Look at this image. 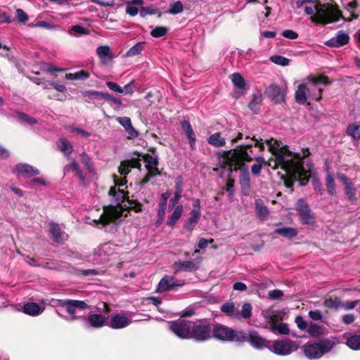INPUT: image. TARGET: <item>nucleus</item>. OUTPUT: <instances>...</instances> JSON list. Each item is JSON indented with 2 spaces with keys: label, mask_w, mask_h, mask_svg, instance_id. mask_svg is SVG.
Segmentation results:
<instances>
[{
  "label": "nucleus",
  "mask_w": 360,
  "mask_h": 360,
  "mask_svg": "<svg viewBox=\"0 0 360 360\" xmlns=\"http://www.w3.org/2000/svg\"><path fill=\"white\" fill-rule=\"evenodd\" d=\"M266 143L274 156L268 161L269 167L274 169L280 167L292 181L308 180L309 175L303 167V159L310 154L308 148L302 150V153H293L287 146L280 148L278 141L274 139H266Z\"/></svg>",
  "instance_id": "nucleus-1"
},
{
  "label": "nucleus",
  "mask_w": 360,
  "mask_h": 360,
  "mask_svg": "<svg viewBox=\"0 0 360 360\" xmlns=\"http://www.w3.org/2000/svg\"><path fill=\"white\" fill-rule=\"evenodd\" d=\"M246 140L250 141L237 146L234 149H230L224 151L219 158V162L222 167L226 168L230 172L236 171L244 165V162H251L257 160V158H263L260 155L265 146L266 140L263 141L262 139H257L255 136L250 137L245 136Z\"/></svg>",
  "instance_id": "nucleus-2"
},
{
  "label": "nucleus",
  "mask_w": 360,
  "mask_h": 360,
  "mask_svg": "<svg viewBox=\"0 0 360 360\" xmlns=\"http://www.w3.org/2000/svg\"><path fill=\"white\" fill-rule=\"evenodd\" d=\"M113 181L115 186L110 187L108 194L112 198L114 206L104 207L102 214L100 218L94 219L93 223L96 226L101 224L103 227L107 224L114 222L122 215L123 206L122 204L127 199V193L124 189L120 188L127 184L126 179H119L116 175L113 176Z\"/></svg>",
  "instance_id": "nucleus-3"
},
{
  "label": "nucleus",
  "mask_w": 360,
  "mask_h": 360,
  "mask_svg": "<svg viewBox=\"0 0 360 360\" xmlns=\"http://www.w3.org/2000/svg\"><path fill=\"white\" fill-rule=\"evenodd\" d=\"M320 83L328 85L329 80L328 77L323 76L311 77L308 78L307 82L300 84L295 94L296 102L299 104H304L308 98L321 100L323 89L319 87Z\"/></svg>",
  "instance_id": "nucleus-4"
},
{
  "label": "nucleus",
  "mask_w": 360,
  "mask_h": 360,
  "mask_svg": "<svg viewBox=\"0 0 360 360\" xmlns=\"http://www.w3.org/2000/svg\"><path fill=\"white\" fill-rule=\"evenodd\" d=\"M339 343L336 337L321 339L314 342H307L303 347L304 354L309 359H318L329 353Z\"/></svg>",
  "instance_id": "nucleus-5"
},
{
  "label": "nucleus",
  "mask_w": 360,
  "mask_h": 360,
  "mask_svg": "<svg viewBox=\"0 0 360 360\" xmlns=\"http://www.w3.org/2000/svg\"><path fill=\"white\" fill-rule=\"evenodd\" d=\"M56 304L65 309L67 312L72 316V319L83 318L84 326L90 328V311L88 314L82 313V311L89 309L88 304L84 301L75 300H56Z\"/></svg>",
  "instance_id": "nucleus-6"
},
{
  "label": "nucleus",
  "mask_w": 360,
  "mask_h": 360,
  "mask_svg": "<svg viewBox=\"0 0 360 360\" xmlns=\"http://www.w3.org/2000/svg\"><path fill=\"white\" fill-rule=\"evenodd\" d=\"M342 17L340 10L328 4H317L315 15L310 17L311 21L319 24H328L338 21Z\"/></svg>",
  "instance_id": "nucleus-7"
},
{
  "label": "nucleus",
  "mask_w": 360,
  "mask_h": 360,
  "mask_svg": "<svg viewBox=\"0 0 360 360\" xmlns=\"http://www.w3.org/2000/svg\"><path fill=\"white\" fill-rule=\"evenodd\" d=\"M214 338L224 342H243L247 340L246 334L243 330H237L228 326L217 324L212 330Z\"/></svg>",
  "instance_id": "nucleus-8"
},
{
  "label": "nucleus",
  "mask_w": 360,
  "mask_h": 360,
  "mask_svg": "<svg viewBox=\"0 0 360 360\" xmlns=\"http://www.w3.org/2000/svg\"><path fill=\"white\" fill-rule=\"evenodd\" d=\"M190 339L203 342L212 338L210 324L207 321H198L192 323Z\"/></svg>",
  "instance_id": "nucleus-9"
},
{
  "label": "nucleus",
  "mask_w": 360,
  "mask_h": 360,
  "mask_svg": "<svg viewBox=\"0 0 360 360\" xmlns=\"http://www.w3.org/2000/svg\"><path fill=\"white\" fill-rule=\"evenodd\" d=\"M298 348L296 342L291 340H277L271 342L269 347L271 352L278 356H288Z\"/></svg>",
  "instance_id": "nucleus-10"
},
{
  "label": "nucleus",
  "mask_w": 360,
  "mask_h": 360,
  "mask_svg": "<svg viewBox=\"0 0 360 360\" xmlns=\"http://www.w3.org/2000/svg\"><path fill=\"white\" fill-rule=\"evenodd\" d=\"M192 322L185 319H178L169 323V329L180 339H190Z\"/></svg>",
  "instance_id": "nucleus-11"
},
{
  "label": "nucleus",
  "mask_w": 360,
  "mask_h": 360,
  "mask_svg": "<svg viewBox=\"0 0 360 360\" xmlns=\"http://www.w3.org/2000/svg\"><path fill=\"white\" fill-rule=\"evenodd\" d=\"M265 319L271 323L270 330L274 333L282 335H288L290 330L287 323H281L278 325L275 324V321L278 317V311L273 309H267L263 312Z\"/></svg>",
  "instance_id": "nucleus-12"
},
{
  "label": "nucleus",
  "mask_w": 360,
  "mask_h": 360,
  "mask_svg": "<svg viewBox=\"0 0 360 360\" xmlns=\"http://www.w3.org/2000/svg\"><path fill=\"white\" fill-rule=\"evenodd\" d=\"M144 162L146 164V167L148 170L147 175L142 179L141 184L144 185L147 184L150 179L160 174L158 168V160L156 157H153L150 154H146L143 156Z\"/></svg>",
  "instance_id": "nucleus-13"
},
{
  "label": "nucleus",
  "mask_w": 360,
  "mask_h": 360,
  "mask_svg": "<svg viewBox=\"0 0 360 360\" xmlns=\"http://www.w3.org/2000/svg\"><path fill=\"white\" fill-rule=\"evenodd\" d=\"M297 211L303 224H311L314 222V215L309 208V205L303 199L298 200L297 202Z\"/></svg>",
  "instance_id": "nucleus-14"
},
{
  "label": "nucleus",
  "mask_w": 360,
  "mask_h": 360,
  "mask_svg": "<svg viewBox=\"0 0 360 360\" xmlns=\"http://www.w3.org/2000/svg\"><path fill=\"white\" fill-rule=\"evenodd\" d=\"M184 284L183 281H179L169 276H164L160 281L158 287L159 292L174 290L176 287L182 286Z\"/></svg>",
  "instance_id": "nucleus-15"
},
{
  "label": "nucleus",
  "mask_w": 360,
  "mask_h": 360,
  "mask_svg": "<svg viewBox=\"0 0 360 360\" xmlns=\"http://www.w3.org/2000/svg\"><path fill=\"white\" fill-rule=\"evenodd\" d=\"M14 172L18 176L25 178H30L39 174V171L37 168L25 163L18 164L14 169Z\"/></svg>",
  "instance_id": "nucleus-16"
},
{
  "label": "nucleus",
  "mask_w": 360,
  "mask_h": 360,
  "mask_svg": "<svg viewBox=\"0 0 360 360\" xmlns=\"http://www.w3.org/2000/svg\"><path fill=\"white\" fill-rule=\"evenodd\" d=\"M247 340L252 347L257 349H262L265 347H269L268 346V343L269 342L265 340L262 338L257 332L256 331H250L248 335H246Z\"/></svg>",
  "instance_id": "nucleus-17"
},
{
  "label": "nucleus",
  "mask_w": 360,
  "mask_h": 360,
  "mask_svg": "<svg viewBox=\"0 0 360 360\" xmlns=\"http://www.w3.org/2000/svg\"><path fill=\"white\" fill-rule=\"evenodd\" d=\"M349 35L343 31H339L335 37H332L326 42V45L330 47H340L349 42Z\"/></svg>",
  "instance_id": "nucleus-18"
},
{
  "label": "nucleus",
  "mask_w": 360,
  "mask_h": 360,
  "mask_svg": "<svg viewBox=\"0 0 360 360\" xmlns=\"http://www.w3.org/2000/svg\"><path fill=\"white\" fill-rule=\"evenodd\" d=\"M96 54L98 56L101 63L104 65H109L114 58L108 46H101L96 49Z\"/></svg>",
  "instance_id": "nucleus-19"
},
{
  "label": "nucleus",
  "mask_w": 360,
  "mask_h": 360,
  "mask_svg": "<svg viewBox=\"0 0 360 360\" xmlns=\"http://www.w3.org/2000/svg\"><path fill=\"white\" fill-rule=\"evenodd\" d=\"M116 120L124 128L128 139H134L139 136V132L133 127L129 117H117Z\"/></svg>",
  "instance_id": "nucleus-20"
},
{
  "label": "nucleus",
  "mask_w": 360,
  "mask_h": 360,
  "mask_svg": "<svg viewBox=\"0 0 360 360\" xmlns=\"http://www.w3.org/2000/svg\"><path fill=\"white\" fill-rule=\"evenodd\" d=\"M141 166L139 159L132 158L128 161H122L118 168L120 175L124 176L122 179H125L126 175L130 172L131 168H140Z\"/></svg>",
  "instance_id": "nucleus-21"
},
{
  "label": "nucleus",
  "mask_w": 360,
  "mask_h": 360,
  "mask_svg": "<svg viewBox=\"0 0 360 360\" xmlns=\"http://www.w3.org/2000/svg\"><path fill=\"white\" fill-rule=\"evenodd\" d=\"M131 323V320L124 314H116L110 321L109 326L114 329L123 328Z\"/></svg>",
  "instance_id": "nucleus-22"
},
{
  "label": "nucleus",
  "mask_w": 360,
  "mask_h": 360,
  "mask_svg": "<svg viewBox=\"0 0 360 360\" xmlns=\"http://www.w3.org/2000/svg\"><path fill=\"white\" fill-rule=\"evenodd\" d=\"M50 233L51 238L56 243H63L68 238V235L61 231L59 224L50 223Z\"/></svg>",
  "instance_id": "nucleus-23"
},
{
  "label": "nucleus",
  "mask_w": 360,
  "mask_h": 360,
  "mask_svg": "<svg viewBox=\"0 0 360 360\" xmlns=\"http://www.w3.org/2000/svg\"><path fill=\"white\" fill-rule=\"evenodd\" d=\"M220 310L228 317L238 319V307H236L234 302H225L220 307Z\"/></svg>",
  "instance_id": "nucleus-24"
},
{
  "label": "nucleus",
  "mask_w": 360,
  "mask_h": 360,
  "mask_svg": "<svg viewBox=\"0 0 360 360\" xmlns=\"http://www.w3.org/2000/svg\"><path fill=\"white\" fill-rule=\"evenodd\" d=\"M266 94L276 103H281L284 100V94L278 85H270L266 89Z\"/></svg>",
  "instance_id": "nucleus-25"
},
{
  "label": "nucleus",
  "mask_w": 360,
  "mask_h": 360,
  "mask_svg": "<svg viewBox=\"0 0 360 360\" xmlns=\"http://www.w3.org/2000/svg\"><path fill=\"white\" fill-rule=\"evenodd\" d=\"M44 307L39 306L35 302H27L22 307V311L30 316H36L41 314Z\"/></svg>",
  "instance_id": "nucleus-26"
},
{
  "label": "nucleus",
  "mask_w": 360,
  "mask_h": 360,
  "mask_svg": "<svg viewBox=\"0 0 360 360\" xmlns=\"http://www.w3.org/2000/svg\"><path fill=\"white\" fill-rule=\"evenodd\" d=\"M181 128L186 133L189 141L190 146L192 150L195 148V135L193 132L190 122L187 120H183L181 123Z\"/></svg>",
  "instance_id": "nucleus-27"
},
{
  "label": "nucleus",
  "mask_w": 360,
  "mask_h": 360,
  "mask_svg": "<svg viewBox=\"0 0 360 360\" xmlns=\"http://www.w3.org/2000/svg\"><path fill=\"white\" fill-rule=\"evenodd\" d=\"M326 330L323 326L310 322L307 333L313 338H320L325 335Z\"/></svg>",
  "instance_id": "nucleus-28"
},
{
  "label": "nucleus",
  "mask_w": 360,
  "mask_h": 360,
  "mask_svg": "<svg viewBox=\"0 0 360 360\" xmlns=\"http://www.w3.org/2000/svg\"><path fill=\"white\" fill-rule=\"evenodd\" d=\"M175 188H176L175 193H174V196L169 200V210H172V208H174L176 205V204L179 202V201L180 200V199L181 198V193L183 191V188H182V182H181V179H176Z\"/></svg>",
  "instance_id": "nucleus-29"
},
{
  "label": "nucleus",
  "mask_w": 360,
  "mask_h": 360,
  "mask_svg": "<svg viewBox=\"0 0 360 360\" xmlns=\"http://www.w3.org/2000/svg\"><path fill=\"white\" fill-rule=\"evenodd\" d=\"M56 145L60 151L65 156H69L73 151L72 145L68 140L64 138L59 139L56 142Z\"/></svg>",
  "instance_id": "nucleus-30"
},
{
  "label": "nucleus",
  "mask_w": 360,
  "mask_h": 360,
  "mask_svg": "<svg viewBox=\"0 0 360 360\" xmlns=\"http://www.w3.org/2000/svg\"><path fill=\"white\" fill-rule=\"evenodd\" d=\"M262 101V94L258 91L252 95V98L250 101L248 106L254 113H257L259 111Z\"/></svg>",
  "instance_id": "nucleus-31"
},
{
  "label": "nucleus",
  "mask_w": 360,
  "mask_h": 360,
  "mask_svg": "<svg viewBox=\"0 0 360 360\" xmlns=\"http://www.w3.org/2000/svg\"><path fill=\"white\" fill-rule=\"evenodd\" d=\"M184 211V207L181 205H177L172 214L169 216L167 221V224L169 226H173L176 224L177 221L180 219V217L182 216Z\"/></svg>",
  "instance_id": "nucleus-32"
},
{
  "label": "nucleus",
  "mask_w": 360,
  "mask_h": 360,
  "mask_svg": "<svg viewBox=\"0 0 360 360\" xmlns=\"http://www.w3.org/2000/svg\"><path fill=\"white\" fill-rule=\"evenodd\" d=\"M255 209L257 217L261 220H264L267 217L269 212V209L266 206L264 205L263 201L261 199L256 200Z\"/></svg>",
  "instance_id": "nucleus-33"
},
{
  "label": "nucleus",
  "mask_w": 360,
  "mask_h": 360,
  "mask_svg": "<svg viewBox=\"0 0 360 360\" xmlns=\"http://www.w3.org/2000/svg\"><path fill=\"white\" fill-rule=\"evenodd\" d=\"M65 171L66 172H70V171H75L76 172V175L79 177L80 182L82 184H83L85 186H87L88 185L85 182L84 177L83 176L82 172L79 170V166L75 160H72L69 165H66L65 167Z\"/></svg>",
  "instance_id": "nucleus-34"
},
{
  "label": "nucleus",
  "mask_w": 360,
  "mask_h": 360,
  "mask_svg": "<svg viewBox=\"0 0 360 360\" xmlns=\"http://www.w3.org/2000/svg\"><path fill=\"white\" fill-rule=\"evenodd\" d=\"M207 142L214 147H222L226 143L225 139L218 132L211 134L207 139Z\"/></svg>",
  "instance_id": "nucleus-35"
},
{
  "label": "nucleus",
  "mask_w": 360,
  "mask_h": 360,
  "mask_svg": "<svg viewBox=\"0 0 360 360\" xmlns=\"http://www.w3.org/2000/svg\"><path fill=\"white\" fill-rule=\"evenodd\" d=\"M16 119L20 124L24 125L32 126L37 123V120L35 118L21 112L16 113Z\"/></svg>",
  "instance_id": "nucleus-36"
},
{
  "label": "nucleus",
  "mask_w": 360,
  "mask_h": 360,
  "mask_svg": "<svg viewBox=\"0 0 360 360\" xmlns=\"http://www.w3.org/2000/svg\"><path fill=\"white\" fill-rule=\"evenodd\" d=\"M274 233L287 238H292L297 235V229L291 227H283L276 229L274 231Z\"/></svg>",
  "instance_id": "nucleus-37"
},
{
  "label": "nucleus",
  "mask_w": 360,
  "mask_h": 360,
  "mask_svg": "<svg viewBox=\"0 0 360 360\" xmlns=\"http://www.w3.org/2000/svg\"><path fill=\"white\" fill-rule=\"evenodd\" d=\"M93 96L100 97L106 101L112 102L113 103L117 104V105L122 104V101L120 98H115L108 93L99 92V91H91V97H93Z\"/></svg>",
  "instance_id": "nucleus-38"
},
{
  "label": "nucleus",
  "mask_w": 360,
  "mask_h": 360,
  "mask_svg": "<svg viewBox=\"0 0 360 360\" xmlns=\"http://www.w3.org/2000/svg\"><path fill=\"white\" fill-rule=\"evenodd\" d=\"M347 133L354 140L360 139V122L349 124L347 127Z\"/></svg>",
  "instance_id": "nucleus-39"
},
{
  "label": "nucleus",
  "mask_w": 360,
  "mask_h": 360,
  "mask_svg": "<svg viewBox=\"0 0 360 360\" xmlns=\"http://www.w3.org/2000/svg\"><path fill=\"white\" fill-rule=\"evenodd\" d=\"M171 195V192L167 191L160 195L159 205H158V212L160 214L162 213L165 214L167 210V200Z\"/></svg>",
  "instance_id": "nucleus-40"
},
{
  "label": "nucleus",
  "mask_w": 360,
  "mask_h": 360,
  "mask_svg": "<svg viewBox=\"0 0 360 360\" xmlns=\"http://www.w3.org/2000/svg\"><path fill=\"white\" fill-rule=\"evenodd\" d=\"M201 213L196 212H191V217L188 219L186 224H185V229L187 230H192L194 226L198 223L200 217Z\"/></svg>",
  "instance_id": "nucleus-41"
},
{
  "label": "nucleus",
  "mask_w": 360,
  "mask_h": 360,
  "mask_svg": "<svg viewBox=\"0 0 360 360\" xmlns=\"http://www.w3.org/2000/svg\"><path fill=\"white\" fill-rule=\"evenodd\" d=\"M347 345L354 350L360 349V334L353 335L347 339Z\"/></svg>",
  "instance_id": "nucleus-42"
},
{
  "label": "nucleus",
  "mask_w": 360,
  "mask_h": 360,
  "mask_svg": "<svg viewBox=\"0 0 360 360\" xmlns=\"http://www.w3.org/2000/svg\"><path fill=\"white\" fill-rule=\"evenodd\" d=\"M323 304L328 309H338L340 307L341 300L337 297H330L324 300Z\"/></svg>",
  "instance_id": "nucleus-43"
},
{
  "label": "nucleus",
  "mask_w": 360,
  "mask_h": 360,
  "mask_svg": "<svg viewBox=\"0 0 360 360\" xmlns=\"http://www.w3.org/2000/svg\"><path fill=\"white\" fill-rule=\"evenodd\" d=\"M326 186L330 194L334 195L336 193L335 179L330 172H328L326 174Z\"/></svg>",
  "instance_id": "nucleus-44"
},
{
  "label": "nucleus",
  "mask_w": 360,
  "mask_h": 360,
  "mask_svg": "<svg viewBox=\"0 0 360 360\" xmlns=\"http://www.w3.org/2000/svg\"><path fill=\"white\" fill-rule=\"evenodd\" d=\"M231 81L233 85L238 89H243L245 86V82L240 73H233L231 75Z\"/></svg>",
  "instance_id": "nucleus-45"
},
{
  "label": "nucleus",
  "mask_w": 360,
  "mask_h": 360,
  "mask_svg": "<svg viewBox=\"0 0 360 360\" xmlns=\"http://www.w3.org/2000/svg\"><path fill=\"white\" fill-rule=\"evenodd\" d=\"M240 169V181L242 187L248 188L250 186V174L248 170L246 168Z\"/></svg>",
  "instance_id": "nucleus-46"
},
{
  "label": "nucleus",
  "mask_w": 360,
  "mask_h": 360,
  "mask_svg": "<svg viewBox=\"0 0 360 360\" xmlns=\"http://www.w3.org/2000/svg\"><path fill=\"white\" fill-rule=\"evenodd\" d=\"M345 193L349 200L352 202L356 200V188L353 182L345 186Z\"/></svg>",
  "instance_id": "nucleus-47"
},
{
  "label": "nucleus",
  "mask_w": 360,
  "mask_h": 360,
  "mask_svg": "<svg viewBox=\"0 0 360 360\" xmlns=\"http://www.w3.org/2000/svg\"><path fill=\"white\" fill-rule=\"evenodd\" d=\"M252 306L250 303H245L242 306V309L240 311L238 310V319H249L252 316Z\"/></svg>",
  "instance_id": "nucleus-48"
},
{
  "label": "nucleus",
  "mask_w": 360,
  "mask_h": 360,
  "mask_svg": "<svg viewBox=\"0 0 360 360\" xmlns=\"http://www.w3.org/2000/svg\"><path fill=\"white\" fill-rule=\"evenodd\" d=\"M88 77V74L84 70L65 75V78L68 80H83L87 79Z\"/></svg>",
  "instance_id": "nucleus-49"
},
{
  "label": "nucleus",
  "mask_w": 360,
  "mask_h": 360,
  "mask_svg": "<svg viewBox=\"0 0 360 360\" xmlns=\"http://www.w3.org/2000/svg\"><path fill=\"white\" fill-rule=\"evenodd\" d=\"M70 34L75 37H80L82 35L89 34V31L87 29L83 27L82 26L74 25L72 27Z\"/></svg>",
  "instance_id": "nucleus-50"
},
{
  "label": "nucleus",
  "mask_w": 360,
  "mask_h": 360,
  "mask_svg": "<svg viewBox=\"0 0 360 360\" xmlns=\"http://www.w3.org/2000/svg\"><path fill=\"white\" fill-rule=\"evenodd\" d=\"M105 323V318L101 315L96 314H91V326L94 327H101Z\"/></svg>",
  "instance_id": "nucleus-51"
},
{
  "label": "nucleus",
  "mask_w": 360,
  "mask_h": 360,
  "mask_svg": "<svg viewBox=\"0 0 360 360\" xmlns=\"http://www.w3.org/2000/svg\"><path fill=\"white\" fill-rule=\"evenodd\" d=\"M168 32V28L162 26H158L154 27L150 32L153 37L159 38L165 36Z\"/></svg>",
  "instance_id": "nucleus-52"
},
{
  "label": "nucleus",
  "mask_w": 360,
  "mask_h": 360,
  "mask_svg": "<svg viewBox=\"0 0 360 360\" xmlns=\"http://www.w3.org/2000/svg\"><path fill=\"white\" fill-rule=\"evenodd\" d=\"M183 10L184 6L181 1H176L170 5L168 13L172 15H176L181 13Z\"/></svg>",
  "instance_id": "nucleus-53"
},
{
  "label": "nucleus",
  "mask_w": 360,
  "mask_h": 360,
  "mask_svg": "<svg viewBox=\"0 0 360 360\" xmlns=\"http://www.w3.org/2000/svg\"><path fill=\"white\" fill-rule=\"evenodd\" d=\"M145 42H140L130 48L126 53L127 57H132L141 53L143 45Z\"/></svg>",
  "instance_id": "nucleus-54"
},
{
  "label": "nucleus",
  "mask_w": 360,
  "mask_h": 360,
  "mask_svg": "<svg viewBox=\"0 0 360 360\" xmlns=\"http://www.w3.org/2000/svg\"><path fill=\"white\" fill-rule=\"evenodd\" d=\"M270 60L271 62H273L275 64L282 65V66H287L289 65L290 60L287 58L282 56H278L274 55L271 56Z\"/></svg>",
  "instance_id": "nucleus-55"
},
{
  "label": "nucleus",
  "mask_w": 360,
  "mask_h": 360,
  "mask_svg": "<svg viewBox=\"0 0 360 360\" xmlns=\"http://www.w3.org/2000/svg\"><path fill=\"white\" fill-rule=\"evenodd\" d=\"M255 161L257 163L252 166L251 172L253 174L258 175L261 172L262 165L264 164L266 161L264 158H257Z\"/></svg>",
  "instance_id": "nucleus-56"
},
{
  "label": "nucleus",
  "mask_w": 360,
  "mask_h": 360,
  "mask_svg": "<svg viewBox=\"0 0 360 360\" xmlns=\"http://www.w3.org/2000/svg\"><path fill=\"white\" fill-rule=\"evenodd\" d=\"M180 269L187 271H192L196 269V265L194 262L190 261L179 262L176 264Z\"/></svg>",
  "instance_id": "nucleus-57"
},
{
  "label": "nucleus",
  "mask_w": 360,
  "mask_h": 360,
  "mask_svg": "<svg viewBox=\"0 0 360 360\" xmlns=\"http://www.w3.org/2000/svg\"><path fill=\"white\" fill-rule=\"evenodd\" d=\"M357 2L356 1H353L349 2L346 6V9L351 13V18H349V20H352V19H356L358 18V15L354 13V11L357 8Z\"/></svg>",
  "instance_id": "nucleus-58"
},
{
  "label": "nucleus",
  "mask_w": 360,
  "mask_h": 360,
  "mask_svg": "<svg viewBox=\"0 0 360 360\" xmlns=\"http://www.w3.org/2000/svg\"><path fill=\"white\" fill-rule=\"evenodd\" d=\"M69 131L72 134H74L75 135L79 136V137H86L87 138L89 136V132H87L86 131L84 130V129H79V128H76V127H70L69 128Z\"/></svg>",
  "instance_id": "nucleus-59"
},
{
  "label": "nucleus",
  "mask_w": 360,
  "mask_h": 360,
  "mask_svg": "<svg viewBox=\"0 0 360 360\" xmlns=\"http://www.w3.org/2000/svg\"><path fill=\"white\" fill-rule=\"evenodd\" d=\"M295 322L296 323L297 326L299 329H300L301 330L307 331L309 323H308L306 321H304L302 316H297L295 318Z\"/></svg>",
  "instance_id": "nucleus-60"
},
{
  "label": "nucleus",
  "mask_w": 360,
  "mask_h": 360,
  "mask_svg": "<svg viewBox=\"0 0 360 360\" xmlns=\"http://www.w3.org/2000/svg\"><path fill=\"white\" fill-rule=\"evenodd\" d=\"M283 295V292L281 290H273L268 292V297L271 300H276L280 299Z\"/></svg>",
  "instance_id": "nucleus-61"
},
{
  "label": "nucleus",
  "mask_w": 360,
  "mask_h": 360,
  "mask_svg": "<svg viewBox=\"0 0 360 360\" xmlns=\"http://www.w3.org/2000/svg\"><path fill=\"white\" fill-rule=\"evenodd\" d=\"M106 86L112 91H115V92H117V93H120V94H122L124 93V89L119 85L117 84V83L115 82H106Z\"/></svg>",
  "instance_id": "nucleus-62"
},
{
  "label": "nucleus",
  "mask_w": 360,
  "mask_h": 360,
  "mask_svg": "<svg viewBox=\"0 0 360 360\" xmlns=\"http://www.w3.org/2000/svg\"><path fill=\"white\" fill-rule=\"evenodd\" d=\"M16 17L18 21L22 23L26 22L28 20L27 15L21 8H18L16 10Z\"/></svg>",
  "instance_id": "nucleus-63"
},
{
  "label": "nucleus",
  "mask_w": 360,
  "mask_h": 360,
  "mask_svg": "<svg viewBox=\"0 0 360 360\" xmlns=\"http://www.w3.org/2000/svg\"><path fill=\"white\" fill-rule=\"evenodd\" d=\"M309 318H311L312 320H314V321H320L323 318L322 313L319 309L310 310L309 311Z\"/></svg>",
  "instance_id": "nucleus-64"
}]
</instances>
